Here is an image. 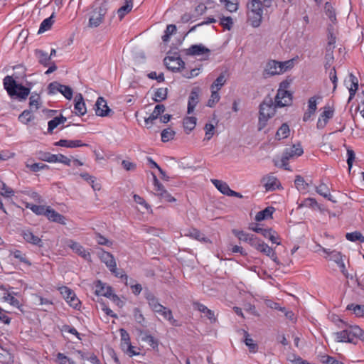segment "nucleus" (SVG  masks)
<instances>
[{
  "label": "nucleus",
  "instance_id": "f257e3e1",
  "mask_svg": "<svg viewBox=\"0 0 364 364\" xmlns=\"http://www.w3.org/2000/svg\"><path fill=\"white\" fill-rule=\"evenodd\" d=\"M336 342L355 343V340L359 338L364 341V331L358 326H350L346 329L333 333Z\"/></svg>",
  "mask_w": 364,
  "mask_h": 364
},
{
  "label": "nucleus",
  "instance_id": "f03ea898",
  "mask_svg": "<svg viewBox=\"0 0 364 364\" xmlns=\"http://www.w3.org/2000/svg\"><path fill=\"white\" fill-rule=\"evenodd\" d=\"M247 16L253 27H258L262 21L264 10L267 9L260 0H252L248 5Z\"/></svg>",
  "mask_w": 364,
  "mask_h": 364
},
{
  "label": "nucleus",
  "instance_id": "7ed1b4c3",
  "mask_svg": "<svg viewBox=\"0 0 364 364\" xmlns=\"http://www.w3.org/2000/svg\"><path fill=\"white\" fill-rule=\"evenodd\" d=\"M277 106L271 99L264 100L259 106V116L258 122V130H262L267 125L268 120L272 117L276 112Z\"/></svg>",
  "mask_w": 364,
  "mask_h": 364
},
{
  "label": "nucleus",
  "instance_id": "20e7f679",
  "mask_svg": "<svg viewBox=\"0 0 364 364\" xmlns=\"http://www.w3.org/2000/svg\"><path fill=\"white\" fill-rule=\"evenodd\" d=\"M14 287H11L9 285L0 284V290L2 291L0 294V299L9 303L14 307L19 308L20 302L15 297V296L17 295V293L14 291Z\"/></svg>",
  "mask_w": 364,
  "mask_h": 364
},
{
  "label": "nucleus",
  "instance_id": "39448f33",
  "mask_svg": "<svg viewBox=\"0 0 364 364\" xmlns=\"http://www.w3.org/2000/svg\"><path fill=\"white\" fill-rule=\"evenodd\" d=\"M106 12L107 8L105 4L98 7H95L89 19L90 26L91 27H97L102 22Z\"/></svg>",
  "mask_w": 364,
  "mask_h": 364
},
{
  "label": "nucleus",
  "instance_id": "423d86ee",
  "mask_svg": "<svg viewBox=\"0 0 364 364\" xmlns=\"http://www.w3.org/2000/svg\"><path fill=\"white\" fill-rule=\"evenodd\" d=\"M60 293L65 299L67 303L73 308L77 309L80 304V301L76 296L73 291L67 287H61L59 288Z\"/></svg>",
  "mask_w": 364,
  "mask_h": 364
},
{
  "label": "nucleus",
  "instance_id": "0eeeda50",
  "mask_svg": "<svg viewBox=\"0 0 364 364\" xmlns=\"http://www.w3.org/2000/svg\"><path fill=\"white\" fill-rule=\"evenodd\" d=\"M95 292L97 296H103L105 297H112V300H119V297L112 293V289L111 287L97 281L95 284Z\"/></svg>",
  "mask_w": 364,
  "mask_h": 364
},
{
  "label": "nucleus",
  "instance_id": "6e6552de",
  "mask_svg": "<svg viewBox=\"0 0 364 364\" xmlns=\"http://www.w3.org/2000/svg\"><path fill=\"white\" fill-rule=\"evenodd\" d=\"M281 62L274 60H269L264 70V75L270 77L284 73V68L281 66Z\"/></svg>",
  "mask_w": 364,
  "mask_h": 364
},
{
  "label": "nucleus",
  "instance_id": "1a4fd4ad",
  "mask_svg": "<svg viewBox=\"0 0 364 364\" xmlns=\"http://www.w3.org/2000/svg\"><path fill=\"white\" fill-rule=\"evenodd\" d=\"M68 247H70L75 253L82 257L87 261L91 260V255L89 251L86 250L80 243L73 240L68 242Z\"/></svg>",
  "mask_w": 364,
  "mask_h": 364
},
{
  "label": "nucleus",
  "instance_id": "9d476101",
  "mask_svg": "<svg viewBox=\"0 0 364 364\" xmlns=\"http://www.w3.org/2000/svg\"><path fill=\"white\" fill-rule=\"evenodd\" d=\"M120 336H121V347L122 349L130 355L132 356L134 355H136V353L133 350L134 347L132 346L130 343V338L129 333L126 330L122 328L120 329Z\"/></svg>",
  "mask_w": 364,
  "mask_h": 364
},
{
  "label": "nucleus",
  "instance_id": "9b49d317",
  "mask_svg": "<svg viewBox=\"0 0 364 364\" xmlns=\"http://www.w3.org/2000/svg\"><path fill=\"white\" fill-rule=\"evenodd\" d=\"M291 94L289 91H277L274 103L277 107H282L290 105Z\"/></svg>",
  "mask_w": 364,
  "mask_h": 364
},
{
  "label": "nucleus",
  "instance_id": "f8f14e48",
  "mask_svg": "<svg viewBox=\"0 0 364 364\" xmlns=\"http://www.w3.org/2000/svg\"><path fill=\"white\" fill-rule=\"evenodd\" d=\"M164 63L168 69L172 71H178L184 68L185 63L179 57H166L164 59Z\"/></svg>",
  "mask_w": 364,
  "mask_h": 364
},
{
  "label": "nucleus",
  "instance_id": "ddd939ff",
  "mask_svg": "<svg viewBox=\"0 0 364 364\" xmlns=\"http://www.w3.org/2000/svg\"><path fill=\"white\" fill-rule=\"evenodd\" d=\"M21 235L23 240L31 245H36L38 247L43 246L42 240L29 229H25L21 230Z\"/></svg>",
  "mask_w": 364,
  "mask_h": 364
},
{
  "label": "nucleus",
  "instance_id": "4468645a",
  "mask_svg": "<svg viewBox=\"0 0 364 364\" xmlns=\"http://www.w3.org/2000/svg\"><path fill=\"white\" fill-rule=\"evenodd\" d=\"M95 110L96 115L100 117L108 116L112 111L107 106L106 100L102 97H98L97 100Z\"/></svg>",
  "mask_w": 364,
  "mask_h": 364
},
{
  "label": "nucleus",
  "instance_id": "2eb2a0df",
  "mask_svg": "<svg viewBox=\"0 0 364 364\" xmlns=\"http://www.w3.org/2000/svg\"><path fill=\"white\" fill-rule=\"evenodd\" d=\"M303 153L304 151L301 146L300 144H296L285 149L282 156L284 157V161L289 160L290 159L301 156Z\"/></svg>",
  "mask_w": 364,
  "mask_h": 364
},
{
  "label": "nucleus",
  "instance_id": "dca6fc26",
  "mask_svg": "<svg viewBox=\"0 0 364 364\" xmlns=\"http://www.w3.org/2000/svg\"><path fill=\"white\" fill-rule=\"evenodd\" d=\"M74 112L76 115L83 116L87 112V108L82 94L78 93L75 97Z\"/></svg>",
  "mask_w": 364,
  "mask_h": 364
},
{
  "label": "nucleus",
  "instance_id": "f3484780",
  "mask_svg": "<svg viewBox=\"0 0 364 364\" xmlns=\"http://www.w3.org/2000/svg\"><path fill=\"white\" fill-rule=\"evenodd\" d=\"M262 181L267 191H274L280 185L279 180L272 174L263 177Z\"/></svg>",
  "mask_w": 364,
  "mask_h": 364
},
{
  "label": "nucleus",
  "instance_id": "a211bd4d",
  "mask_svg": "<svg viewBox=\"0 0 364 364\" xmlns=\"http://www.w3.org/2000/svg\"><path fill=\"white\" fill-rule=\"evenodd\" d=\"M45 216H46L47 218L50 221L55 222L62 225L65 224V218L50 207H47Z\"/></svg>",
  "mask_w": 364,
  "mask_h": 364
},
{
  "label": "nucleus",
  "instance_id": "6ab92c4d",
  "mask_svg": "<svg viewBox=\"0 0 364 364\" xmlns=\"http://www.w3.org/2000/svg\"><path fill=\"white\" fill-rule=\"evenodd\" d=\"M9 256L16 259L18 262L24 264L28 267L31 266L32 264V263L28 259L26 254L19 250H10Z\"/></svg>",
  "mask_w": 364,
  "mask_h": 364
},
{
  "label": "nucleus",
  "instance_id": "aec40b11",
  "mask_svg": "<svg viewBox=\"0 0 364 364\" xmlns=\"http://www.w3.org/2000/svg\"><path fill=\"white\" fill-rule=\"evenodd\" d=\"M98 255L101 262H103L108 269L111 267H114L116 260L111 253L104 251L103 250L101 249L100 251L98 252Z\"/></svg>",
  "mask_w": 364,
  "mask_h": 364
},
{
  "label": "nucleus",
  "instance_id": "412c9836",
  "mask_svg": "<svg viewBox=\"0 0 364 364\" xmlns=\"http://www.w3.org/2000/svg\"><path fill=\"white\" fill-rule=\"evenodd\" d=\"M31 92V89L24 87L21 84H18L15 89L14 92L12 95H10L11 97H15L18 99L19 101L25 100L27 99Z\"/></svg>",
  "mask_w": 364,
  "mask_h": 364
},
{
  "label": "nucleus",
  "instance_id": "4be33fe9",
  "mask_svg": "<svg viewBox=\"0 0 364 364\" xmlns=\"http://www.w3.org/2000/svg\"><path fill=\"white\" fill-rule=\"evenodd\" d=\"M255 232L260 233L264 237L269 239L272 243L280 245V242L277 241V236L274 231L272 229H264L262 228H255L252 229Z\"/></svg>",
  "mask_w": 364,
  "mask_h": 364
},
{
  "label": "nucleus",
  "instance_id": "5701e85b",
  "mask_svg": "<svg viewBox=\"0 0 364 364\" xmlns=\"http://www.w3.org/2000/svg\"><path fill=\"white\" fill-rule=\"evenodd\" d=\"M199 102V95L198 88H193L188 97V114H191L194 111L196 106Z\"/></svg>",
  "mask_w": 364,
  "mask_h": 364
},
{
  "label": "nucleus",
  "instance_id": "b1692460",
  "mask_svg": "<svg viewBox=\"0 0 364 364\" xmlns=\"http://www.w3.org/2000/svg\"><path fill=\"white\" fill-rule=\"evenodd\" d=\"M55 146L66 147V148H77L82 146H87L88 144L83 143L81 140H68V139H60L57 141Z\"/></svg>",
  "mask_w": 364,
  "mask_h": 364
},
{
  "label": "nucleus",
  "instance_id": "393cba45",
  "mask_svg": "<svg viewBox=\"0 0 364 364\" xmlns=\"http://www.w3.org/2000/svg\"><path fill=\"white\" fill-rule=\"evenodd\" d=\"M209 53L210 50L202 44L193 45L188 50V53L189 55L196 56L205 55V57H207Z\"/></svg>",
  "mask_w": 364,
  "mask_h": 364
},
{
  "label": "nucleus",
  "instance_id": "a878e982",
  "mask_svg": "<svg viewBox=\"0 0 364 364\" xmlns=\"http://www.w3.org/2000/svg\"><path fill=\"white\" fill-rule=\"evenodd\" d=\"M316 191L318 194L328 199V200L334 203L337 202L331 196L330 189L326 183L321 182L318 186L316 187Z\"/></svg>",
  "mask_w": 364,
  "mask_h": 364
},
{
  "label": "nucleus",
  "instance_id": "bb28decb",
  "mask_svg": "<svg viewBox=\"0 0 364 364\" xmlns=\"http://www.w3.org/2000/svg\"><path fill=\"white\" fill-rule=\"evenodd\" d=\"M35 56L38 60V62L43 65L48 67L51 63L50 56H48V53L44 50L37 49L35 50Z\"/></svg>",
  "mask_w": 364,
  "mask_h": 364
},
{
  "label": "nucleus",
  "instance_id": "cd10ccee",
  "mask_svg": "<svg viewBox=\"0 0 364 364\" xmlns=\"http://www.w3.org/2000/svg\"><path fill=\"white\" fill-rule=\"evenodd\" d=\"M333 112L331 109H326L323 112V113L318 117L316 127L318 129H323L328 120L333 117Z\"/></svg>",
  "mask_w": 364,
  "mask_h": 364
},
{
  "label": "nucleus",
  "instance_id": "c85d7f7f",
  "mask_svg": "<svg viewBox=\"0 0 364 364\" xmlns=\"http://www.w3.org/2000/svg\"><path fill=\"white\" fill-rule=\"evenodd\" d=\"M165 110V107L163 105H157L151 113V114L145 119L146 125L152 124L158 118L159 115H161Z\"/></svg>",
  "mask_w": 364,
  "mask_h": 364
},
{
  "label": "nucleus",
  "instance_id": "c756f323",
  "mask_svg": "<svg viewBox=\"0 0 364 364\" xmlns=\"http://www.w3.org/2000/svg\"><path fill=\"white\" fill-rule=\"evenodd\" d=\"M3 84H4V89L7 91V92L9 95H12V94L15 91V89L16 88L17 85H18L14 80V78L9 75H7L4 78Z\"/></svg>",
  "mask_w": 364,
  "mask_h": 364
},
{
  "label": "nucleus",
  "instance_id": "7c9ffc66",
  "mask_svg": "<svg viewBox=\"0 0 364 364\" xmlns=\"http://www.w3.org/2000/svg\"><path fill=\"white\" fill-rule=\"evenodd\" d=\"M294 185L299 192L302 193H306L308 192L309 184L300 175L296 176L294 180Z\"/></svg>",
  "mask_w": 364,
  "mask_h": 364
},
{
  "label": "nucleus",
  "instance_id": "2f4dec72",
  "mask_svg": "<svg viewBox=\"0 0 364 364\" xmlns=\"http://www.w3.org/2000/svg\"><path fill=\"white\" fill-rule=\"evenodd\" d=\"M67 121V118L60 115L50 120L48 123V132L52 133L53 131L60 124H64Z\"/></svg>",
  "mask_w": 364,
  "mask_h": 364
},
{
  "label": "nucleus",
  "instance_id": "473e14b6",
  "mask_svg": "<svg viewBox=\"0 0 364 364\" xmlns=\"http://www.w3.org/2000/svg\"><path fill=\"white\" fill-rule=\"evenodd\" d=\"M241 331L244 335V343L248 347L250 352H257L258 346L257 343H255L254 340L250 337L248 332L245 330H241Z\"/></svg>",
  "mask_w": 364,
  "mask_h": 364
},
{
  "label": "nucleus",
  "instance_id": "72a5a7b5",
  "mask_svg": "<svg viewBox=\"0 0 364 364\" xmlns=\"http://www.w3.org/2000/svg\"><path fill=\"white\" fill-rule=\"evenodd\" d=\"M55 13H53L48 18L44 19L39 27L38 33H43L50 29L52 25L54 23Z\"/></svg>",
  "mask_w": 364,
  "mask_h": 364
},
{
  "label": "nucleus",
  "instance_id": "f704fd0d",
  "mask_svg": "<svg viewBox=\"0 0 364 364\" xmlns=\"http://www.w3.org/2000/svg\"><path fill=\"white\" fill-rule=\"evenodd\" d=\"M133 7V1L132 0H124V5L122 6L117 10V14L120 19H122L124 16L128 14Z\"/></svg>",
  "mask_w": 364,
  "mask_h": 364
},
{
  "label": "nucleus",
  "instance_id": "c9c22d12",
  "mask_svg": "<svg viewBox=\"0 0 364 364\" xmlns=\"http://www.w3.org/2000/svg\"><path fill=\"white\" fill-rule=\"evenodd\" d=\"M303 207L309 208L314 210H322L321 205H319L316 200L314 198H308L304 199L299 205V208Z\"/></svg>",
  "mask_w": 364,
  "mask_h": 364
},
{
  "label": "nucleus",
  "instance_id": "e433bc0d",
  "mask_svg": "<svg viewBox=\"0 0 364 364\" xmlns=\"http://www.w3.org/2000/svg\"><path fill=\"white\" fill-rule=\"evenodd\" d=\"M227 81L225 73H222L210 86L211 90L219 91Z\"/></svg>",
  "mask_w": 364,
  "mask_h": 364
},
{
  "label": "nucleus",
  "instance_id": "4c0bfd02",
  "mask_svg": "<svg viewBox=\"0 0 364 364\" xmlns=\"http://www.w3.org/2000/svg\"><path fill=\"white\" fill-rule=\"evenodd\" d=\"M211 182L221 193L228 196L230 188L225 182L218 179H211Z\"/></svg>",
  "mask_w": 364,
  "mask_h": 364
},
{
  "label": "nucleus",
  "instance_id": "58836bf2",
  "mask_svg": "<svg viewBox=\"0 0 364 364\" xmlns=\"http://www.w3.org/2000/svg\"><path fill=\"white\" fill-rule=\"evenodd\" d=\"M159 314L162 316L164 319L168 321L171 325L174 326H180L178 321L173 318L172 311L168 308L164 307V310L161 311V312H160Z\"/></svg>",
  "mask_w": 364,
  "mask_h": 364
},
{
  "label": "nucleus",
  "instance_id": "ea45409f",
  "mask_svg": "<svg viewBox=\"0 0 364 364\" xmlns=\"http://www.w3.org/2000/svg\"><path fill=\"white\" fill-rule=\"evenodd\" d=\"M274 212V208L267 207L262 211H259L257 213L255 216V220L257 221H262L263 220L271 218L272 213Z\"/></svg>",
  "mask_w": 364,
  "mask_h": 364
},
{
  "label": "nucleus",
  "instance_id": "a19ab883",
  "mask_svg": "<svg viewBox=\"0 0 364 364\" xmlns=\"http://www.w3.org/2000/svg\"><path fill=\"white\" fill-rule=\"evenodd\" d=\"M186 235L197 240L198 241H203L205 242H207L209 241V240L204 236L203 234H202L197 229H191L188 230V232L186 234Z\"/></svg>",
  "mask_w": 364,
  "mask_h": 364
},
{
  "label": "nucleus",
  "instance_id": "79ce46f5",
  "mask_svg": "<svg viewBox=\"0 0 364 364\" xmlns=\"http://www.w3.org/2000/svg\"><path fill=\"white\" fill-rule=\"evenodd\" d=\"M323 252L328 255L329 259L335 262L336 264L343 259L342 255L340 252L332 250L330 251L328 249L322 248Z\"/></svg>",
  "mask_w": 364,
  "mask_h": 364
},
{
  "label": "nucleus",
  "instance_id": "37998d69",
  "mask_svg": "<svg viewBox=\"0 0 364 364\" xmlns=\"http://www.w3.org/2000/svg\"><path fill=\"white\" fill-rule=\"evenodd\" d=\"M290 129L287 124H283L276 133V139L281 140L286 139L289 135Z\"/></svg>",
  "mask_w": 364,
  "mask_h": 364
},
{
  "label": "nucleus",
  "instance_id": "c03bdc74",
  "mask_svg": "<svg viewBox=\"0 0 364 364\" xmlns=\"http://www.w3.org/2000/svg\"><path fill=\"white\" fill-rule=\"evenodd\" d=\"M26 207L31 210L35 214L38 215H45L47 207L41 205H34L31 203H27Z\"/></svg>",
  "mask_w": 364,
  "mask_h": 364
},
{
  "label": "nucleus",
  "instance_id": "a18cd8bd",
  "mask_svg": "<svg viewBox=\"0 0 364 364\" xmlns=\"http://www.w3.org/2000/svg\"><path fill=\"white\" fill-rule=\"evenodd\" d=\"M168 89L166 87L158 88L154 95V100L155 102H161L167 97Z\"/></svg>",
  "mask_w": 364,
  "mask_h": 364
},
{
  "label": "nucleus",
  "instance_id": "49530a36",
  "mask_svg": "<svg viewBox=\"0 0 364 364\" xmlns=\"http://www.w3.org/2000/svg\"><path fill=\"white\" fill-rule=\"evenodd\" d=\"M346 309L353 311L356 316L364 317V305L350 304Z\"/></svg>",
  "mask_w": 364,
  "mask_h": 364
},
{
  "label": "nucleus",
  "instance_id": "de8ad7c7",
  "mask_svg": "<svg viewBox=\"0 0 364 364\" xmlns=\"http://www.w3.org/2000/svg\"><path fill=\"white\" fill-rule=\"evenodd\" d=\"M196 118L195 117H186L183 119V127L189 132L194 129L196 125Z\"/></svg>",
  "mask_w": 364,
  "mask_h": 364
},
{
  "label": "nucleus",
  "instance_id": "09e8293b",
  "mask_svg": "<svg viewBox=\"0 0 364 364\" xmlns=\"http://www.w3.org/2000/svg\"><path fill=\"white\" fill-rule=\"evenodd\" d=\"M220 1L230 12L236 11L238 9L237 0H220Z\"/></svg>",
  "mask_w": 364,
  "mask_h": 364
},
{
  "label": "nucleus",
  "instance_id": "8fccbe9b",
  "mask_svg": "<svg viewBox=\"0 0 364 364\" xmlns=\"http://www.w3.org/2000/svg\"><path fill=\"white\" fill-rule=\"evenodd\" d=\"M153 176V185H154V191L155 194L158 196H161V193H163L166 191L164 186L159 182L156 176L154 173H151Z\"/></svg>",
  "mask_w": 364,
  "mask_h": 364
},
{
  "label": "nucleus",
  "instance_id": "3c124183",
  "mask_svg": "<svg viewBox=\"0 0 364 364\" xmlns=\"http://www.w3.org/2000/svg\"><path fill=\"white\" fill-rule=\"evenodd\" d=\"M260 252L269 257L274 262H277V257L274 250L270 247L267 244H264Z\"/></svg>",
  "mask_w": 364,
  "mask_h": 364
},
{
  "label": "nucleus",
  "instance_id": "603ef678",
  "mask_svg": "<svg viewBox=\"0 0 364 364\" xmlns=\"http://www.w3.org/2000/svg\"><path fill=\"white\" fill-rule=\"evenodd\" d=\"M233 232L240 240L248 242L249 244H250L252 239H253L255 236L254 235L247 233L244 231L234 230Z\"/></svg>",
  "mask_w": 364,
  "mask_h": 364
},
{
  "label": "nucleus",
  "instance_id": "864d4df0",
  "mask_svg": "<svg viewBox=\"0 0 364 364\" xmlns=\"http://www.w3.org/2000/svg\"><path fill=\"white\" fill-rule=\"evenodd\" d=\"M346 237L351 242L360 241V242H364V236L358 231L347 233Z\"/></svg>",
  "mask_w": 364,
  "mask_h": 364
},
{
  "label": "nucleus",
  "instance_id": "5fc2aeb1",
  "mask_svg": "<svg viewBox=\"0 0 364 364\" xmlns=\"http://www.w3.org/2000/svg\"><path fill=\"white\" fill-rule=\"evenodd\" d=\"M175 132L171 128H167L161 132V136L163 142H167L173 139Z\"/></svg>",
  "mask_w": 364,
  "mask_h": 364
},
{
  "label": "nucleus",
  "instance_id": "6e6d98bb",
  "mask_svg": "<svg viewBox=\"0 0 364 364\" xmlns=\"http://www.w3.org/2000/svg\"><path fill=\"white\" fill-rule=\"evenodd\" d=\"M56 362L59 364H75V361L62 353L56 354Z\"/></svg>",
  "mask_w": 364,
  "mask_h": 364
},
{
  "label": "nucleus",
  "instance_id": "4d7b16f0",
  "mask_svg": "<svg viewBox=\"0 0 364 364\" xmlns=\"http://www.w3.org/2000/svg\"><path fill=\"white\" fill-rule=\"evenodd\" d=\"M33 115L28 110L23 111L18 117V120L25 124H28L30 122L33 120Z\"/></svg>",
  "mask_w": 364,
  "mask_h": 364
},
{
  "label": "nucleus",
  "instance_id": "13d9d810",
  "mask_svg": "<svg viewBox=\"0 0 364 364\" xmlns=\"http://www.w3.org/2000/svg\"><path fill=\"white\" fill-rule=\"evenodd\" d=\"M176 31V26L173 24L168 25L164 34L162 36V40L164 42H167L170 39V36Z\"/></svg>",
  "mask_w": 364,
  "mask_h": 364
},
{
  "label": "nucleus",
  "instance_id": "bf43d9fd",
  "mask_svg": "<svg viewBox=\"0 0 364 364\" xmlns=\"http://www.w3.org/2000/svg\"><path fill=\"white\" fill-rule=\"evenodd\" d=\"M205 140L209 141L215 134V126L211 123H207L204 127Z\"/></svg>",
  "mask_w": 364,
  "mask_h": 364
},
{
  "label": "nucleus",
  "instance_id": "052dcab7",
  "mask_svg": "<svg viewBox=\"0 0 364 364\" xmlns=\"http://www.w3.org/2000/svg\"><path fill=\"white\" fill-rule=\"evenodd\" d=\"M59 92L61 93L67 100H71L73 98V89L68 85H61Z\"/></svg>",
  "mask_w": 364,
  "mask_h": 364
},
{
  "label": "nucleus",
  "instance_id": "680f3d73",
  "mask_svg": "<svg viewBox=\"0 0 364 364\" xmlns=\"http://www.w3.org/2000/svg\"><path fill=\"white\" fill-rule=\"evenodd\" d=\"M220 96L218 91L211 90V95L208 101L207 105L210 107H213L220 100Z\"/></svg>",
  "mask_w": 364,
  "mask_h": 364
},
{
  "label": "nucleus",
  "instance_id": "e2e57ef3",
  "mask_svg": "<svg viewBox=\"0 0 364 364\" xmlns=\"http://www.w3.org/2000/svg\"><path fill=\"white\" fill-rule=\"evenodd\" d=\"M320 361L324 364H344L343 363L336 360L334 357L327 355H321Z\"/></svg>",
  "mask_w": 364,
  "mask_h": 364
},
{
  "label": "nucleus",
  "instance_id": "0e129e2a",
  "mask_svg": "<svg viewBox=\"0 0 364 364\" xmlns=\"http://www.w3.org/2000/svg\"><path fill=\"white\" fill-rule=\"evenodd\" d=\"M134 317L135 321L141 325L142 326H145V318L141 314V311L138 308H135L134 309Z\"/></svg>",
  "mask_w": 364,
  "mask_h": 364
},
{
  "label": "nucleus",
  "instance_id": "69168bd1",
  "mask_svg": "<svg viewBox=\"0 0 364 364\" xmlns=\"http://www.w3.org/2000/svg\"><path fill=\"white\" fill-rule=\"evenodd\" d=\"M61 85L62 84L59 83L58 82H55V81L50 82L48 87V94L49 95H55L56 93L59 92V90L61 87Z\"/></svg>",
  "mask_w": 364,
  "mask_h": 364
},
{
  "label": "nucleus",
  "instance_id": "338daca9",
  "mask_svg": "<svg viewBox=\"0 0 364 364\" xmlns=\"http://www.w3.org/2000/svg\"><path fill=\"white\" fill-rule=\"evenodd\" d=\"M142 340L154 349L158 347L157 340L155 339L154 337L151 335H145L142 338Z\"/></svg>",
  "mask_w": 364,
  "mask_h": 364
},
{
  "label": "nucleus",
  "instance_id": "774afa93",
  "mask_svg": "<svg viewBox=\"0 0 364 364\" xmlns=\"http://www.w3.org/2000/svg\"><path fill=\"white\" fill-rule=\"evenodd\" d=\"M145 297L151 309L159 303L157 298L150 292L146 293Z\"/></svg>",
  "mask_w": 364,
  "mask_h": 364
}]
</instances>
